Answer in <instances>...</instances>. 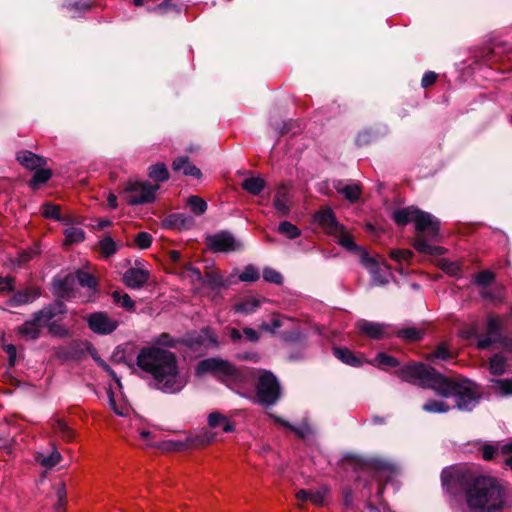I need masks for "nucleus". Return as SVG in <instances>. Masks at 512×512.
<instances>
[{
    "label": "nucleus",
    "mask_w": 512,
    "mask_h": 512,
    "mask_svg": "<svg viewBox=\"0 0 512 512\" xmlns=\"http://www.w3.org/2000/svg\"><path fill=\"white\" fill-rule=\"evenodd\" d=\"M441 477L444 488L452 492L460 480V472L455 468H447L443 470Z\"/></svg>",
    "instance_id": "nucleus-27"
},
{
    "label": "nucleus",
    "mask_w": 512,
    "mask_h": 512,
    "mask_svg": "<svg viewBox=\"0 0 512 512\" xmlns=\"http://www.w3.org/2000/svg\"><path fill=\"white\" fill-rule=\"evenodd\" d=\"M328 495L329 489L327 487H322L316 491H311L309 501L317 506H323Z\"/></svg>",
    "instance_id": "nucleus-40"
},
{
    "label": "nucleus",
    "mask_w": 512,
    "mask_h": 512,
    "mask_svg": "<svg viewBox=\"0 0 512 512\" xmlns=\"http://www.w3.org/2000/svg\"><path fill=\"white\" fill-rule=\"evenodd\" d=\"M169 223L177 229H183L190 227L193 220L184 214L178 213L170 216Z\"/></svg>",
    "instance_id": "nucleus-36"
},
{
    "label": "nucleus",
    "mask_w": 512,
    "mask_h": 512,
    "mask_svg": "<svg viewBox=\"0 0 512 512\" xmlns=\"http://www.w3.org/2000/svg\"><path fill=\"white\" fill-rule=\"evenodd\" d=\"M243 189L253 195H258L265 187L264 179L260 177L247 178L242 183Z\"/></svg>",
    "instance_id": "nucleus-28"
},
{
    "label": "nucleus",
    "mask_w": 512,
    "mask_h": 512,
    "mask_svg": "<svg viewBox=\"0 0 512 512\" xmlns=\"http://www.w3.org/2000/svg\"><path fill=\"white\" fill-rule=\"evenodd\" d=\"M100 252L105 256H111L117 251L116 243L112 238L106 237L99 242Z\"/></svg>",
    "instance_id": "nucleus-43"
},
{
    "label": "nucleus",
    "mask_w": 512,
    "mask_h": 512,
    "mask_svg": "<svg viewBox=\"0 0 512 512\" xmlns=\"http://www.w3.org/2000/svg\"><path fill=\"white\" fill-rule=\"evenodd\" d=\"M282 326V320L278 315H274L270 323H262L259 328L262 331L275 333Z\"/></svg>",
    "instance_id": "nucleus-48"
},
{
    "label": "nucleus",
    "mask_w": 512,
    "mask_h": 512,
    "mask_svg": "<svg viewBox=\"0 0 512 512\" xmlns=\"http://www.w3.org/2000/svg\"><path fill=\"white\" fill-rule=\"evenodd\" d=\"M257 396L259 402L267 406L275 404L279 399L280 386L272 373L265 371L259 376Z\"/></svg>",
    "instance_id": "nucleus-8"
},
{
    "label": "nucleus",
    "mask_w": 512,
    "mask_h": 512,
    "mask_svg": "<svg viewBox=\"0 0 512 512\" xmlns=\"http://www.w3.org/2000/svg\"><path fill=\"white\" fill-rule=\"evenodd\" d=\"M361 262L371 272L372 281L375 285H384L388 282L387 277H382L378 274L379 266L373 258L369 257L367 254H363Z\"/></svg>",
    "instance_id": "nucleus-25"
},
{
    "label": "nucleus",
    "mask_w": 512,
    "mask_h": 512,
    "mask_svg": "<svg viewBox=\"0 0 512 512\" xmlns=\"http://www.w3.org/2000/svg\"><path fill=\"white\" fill-rule=\"evenodd\" d=\"M37 462H39L45 468H52L61 460V454L58 451H52L49 455L44 453H38L36 456Z\"/></svg>",
    "instance_id": "nucleus-30"
},
{
    "label": "nucleus",
    "mask_w": 512,
    "mask_h": 512,
    "mask_svg": "<svg viewBox=\"0 0 512 512\" xmlns=\"http://www.w3.org/2000/svg\"><path fill=\"white\" fill-rule=\"evenodd\" d=\"M334 188L338 193L342 194L350 202L357 201L361 195V186L356 182L348 183L339 180L335 182Z\"/></svg>",
    "instance_id": "nucleus-17"
},
{
    "label": "nucleus",
    "mask_w": 512,
    "mask_h": 512,
    "mask_svg": "<svg viewBox=\"0 0 512 512\" xmlns=\"http://www.w3.org/2000/svg\"><path fill=\"white\" fill-rule=\"evenodd\" d=\"M108 398H109V404H110V407L111 409L119 416H125L128 414V411H129V407L124 404V403H121V404H117L116 401H115V398H114V394L113 392L111 391V389L108 390Z\"/></svg>",
    "instance_id": "nucleus-44"
},
{
    "label": "nucleus",
    "mask_w": 512,
    "mask_h": 512,
    "mask_svg": "<svg viewBox=\"0 0 512 512\" xmlns=\"http://www.w3.org/2000/svg\"><path fill=\"white\" fill-rule=\"evenodd\" d=\"M278 231L288 239H295L301 235L300 229L288 221L281 222L278 226Z\"/></svg>",
    "instance_id": "nucleus-33"
},
{
    "label": "nucleus",
    "mask_w": 512,
    "mask_h": 512,
    "mask_svg": "<svg viewBox=\"0 0 512 512\" xmlns=\"http://www.w3.org/2000/svg\"><path fill=\"white\" fill-rule=\"evenodd\" d=\"M450 357H451V355H450L449 351L443 345L439 346L433 353H431L429 355L430 360H434V359L446 360Z\"/></svg>",
    "instance_id": "nucleus-55"
},
{
    "label": "nucleus",
    "mask_w": 512,
    "mask_h": 512,
    "mask_svg": "<svg viewBox=\"0 0 512 512\" xmlns=\"http://www.w3.org/2000/svg\"><path fill=\"white\" fill-rule=\"evenodd\" d=\"M398 376L406 382L432 389L442 397H455L456 406L460 410L470 411L477 404L478 391L474 384L468 380L447 378L425 364L412 363L403 366L398 371Z\"/></svg>",
    "instance_id": "nucleus-2"
},
{
    "label": "nucleus",
    "mask_w": 512,
    "mask_h": 512,
    "mask_svg": "<svg viewBox=\"0 0 512 512\" xmlns=\"http://www.w3.org/2000/svg\"><path fill=\"white\" fill-rule=\"evenodd\" d=\"M14 280L11 277H0V291H9L13 289Z\"/></svg>",
    "instance_id": "nucleus-64"
},
{
    "label": "nucleus",
    "mask_w": 512,
    "mask_h": 512,
    "mask_svg": "<svg viewBox=\"0 0 512 512\" xmlns=\"http://www.w3.org/2000/svg\"><path fill=\"white\" fill-rule=\"evenodd\" d=\"M39 290L34 287L26 288L15 293L7 302L9 306L16 307L33 302L39 296Z\"/></svg>",
    "instance_id": "nucleus-18"
},
{
    "label": "nucleus",
    "mask_w": 512,
    "mask_h": 512,
    "mask_svg": "<svg viewBox=\"0 0 512 512\" xmlns=\"http://www.w3.org/2000/svg\"><path fill=\"white\" fill-rule=\"evenodd\" d=\"M94 360L97 362V364L102 367L105 371H107L109 373V375L111 377H113V379L115 380V382L121 386L120 384V380L117 378L116 374L114 373V371L99 357L97 356V354H92Z\"/></svg>",
    "instance_id": "nucleus-58"
},
{
    "label": "nucleus",
    "mask_w": 512,
    "mask_h": 512,
    "mask_svg": "<svg viewBox=\"0 0 512 512\" xmlns=\"http://www.w3.org/2000/svg\"><path fill=\"white\" fill-rule=\"evenodd\" d=\"M149 177L156 182H164L169 178V172L165 164L157 163L149 168Z\"/></svg>",
    "instance_id": "nucleus-29"
},
{
    "label": "nucleus",
    "mask_w": 512,
    "mask_h": 512,
    "mask_svg": "<svg viewBox=\"0 0 512 512\" xmlns=\"http://www.w3.org/2000/svg\"><path fill=\"white\" fill-rule=\"evenodd\" d=\"M440 267L445 271L447 274L451 276H457L460 272V266L457 263L450 262L446 259L440 260L439 263Z\"/></svg>",
    "instance_id": "nucleus-50"
},
{
    "label": "nucleus",
    "mask_w": 512,
    "mask_h": 512,
    "mask_svg": "<svg viewBox=\"0 0 512 512\" xmlns=\"http://www.w3.org/2000/svg\"><path fill=\"white\" fill-rule=\"evenodd\" d=\"M263 278L265 281L275 284H281L283 281L282 275L272 268H265L263 270Z\"/></svg>",
    "instance_id": "nucleus-49"
},
{
    "label": "nucleus",
    "mask_w": 512,
    "mask_h": 512,
    "mask_svg": "<svg viewBox=\"0 0 512 512\" xmlns=\"http://www.w3.org/2000/svg\"><path fill=\"white\" fill-rule=\"evenodd\" d=\"M333 353L343 363L358 367L364 363L362 355H356L347 348H334Z\"/></svg>",
    "instance_id": "nucleus-21"
},
{
    "label": "nucleus",
    "mask_w": 512,
    "mask_h": 512,
    "mask_svg": "<svg viewBox=\"0 0 512 512\" xmlns=\"http://www.w3.org/2000/svg\"><path fill=\"white\" fill-rule=\"evenodd\" d=\"M75 278L79 285L86 289V295L83 301L92 300L97 294V281L95 277L86 270L79 269L75 274Z\"/></svg>",
    "instance_id": "nucleus-15"
},
{
    "label": "nucleus",
    "mask_w": 512,
    "mask_h": 512,
    "mask_svg": "<svg viewBox=\"0 0 512 512\" xmlns=\"http://www.w3.org/2000/svg\"><path fill=\"white\" fill-rule=\"evenodd\" d=\"M466 504L470 512H500L502 488L492 477H478L466 490Z\"/></svg>",
    "instance_id": "nucleus-4"
},
{
    "label": "nucleus",
    "mask_w": 512,
    "mask_h": 512,
    "mask_svg": "<svg viewBox=\"0 0 512 512\" xmlns=\"http://www.w3.org/2000/svg\"><path fill=\"white\" fill-rule=\"evenodd\" d=\"M88 327L97 334L106 335L115 331L118 321L105 312H94L86 317Z\"/></svg>",
    "instance_id": "nucleus-9"
},
{
    "label": "nucleus",
    "mask_w": 512,
    "mask_h": 512,
    "mask_svg": "<svg viewBox=\"0 0 512 512\" xmlns=\"http://www.w3.org/2000/svg\"><path fill=\"white\" fill-rule=\"evenodd\" d=\"M506 369V359L501 355H494L490 359L489 370L491 374L501 375Z\"/></svg>",
    "instance_id": "nucleus-35"
},
{
    "label": "nucleus",
    "mask_w": 512,
    "mask_h": 512,
    "mask_svg": "<svg viewBox=\"0 0 512 512\" xmlns=\"http://www.w3.org/2000/svg\"><path fill=\"white\" fill-rule=\"evenodd\" d=\"M207 245L216 252H232L242 248L241 242L226 231L207 237Z\"/></svg>",
    "instance_id": "nucleus-10"
},
{
    "label": "nucleus",
    "mask_w": 512,
    "mask_h": 512,
    "mask_svg": "<svg viewBox=\"0 0 512 512\" xmlns=\"http://www.w3.org/2000/svg\"><path fill=\"white\" fill-rule=\"evenodd\" d=\"M90 8V3L87 0H80L69 4L68 10L72 17L79 16L82 12L87 11Z\"/></svg>",
    "instance_id": "nucleus-46"
},
{
    "label": "nucleus",
    "mask_w": 512,
    "mask_h": 512,
    "mask_svg": "<svg viewBox=\"0 0 512 512\" xmlns=\"http://www.w3.org/2000/svg\"><path fill=\"white\" fill-rule=\"evenodd\" d=\"M41 328H43V325L38 321V313H36L32 320L26 321L18 328V332L22 337L33 340L39 336Z\"/></svg>",
    "instance_id": "nucleus-20"
},
{
    "label": "nucleus",
    "mask_w": 512,
    "mask_h": 512,
    "mask_svg": "<svg viewBox=\"0 0 512 512\" xmlns=\"http://www.w3.org/2000/svg\"><path fill=\"white\" fill-rule=\"evenodd\" d=\"M274 208L282 215H286L290 209V199L288 191L285 187L277 189L275 198L273 201Z\"/></svg>",
    "instance_id": "nucleus-24"
},
{
    "label": "nucleus",
    "mask_w": 512,
    "mask_h": 512,
    "mask_svg": "<svg viewBox=\"0 0 512 512\" xmlns=\"http://www.w3.org/2000/svg\"><path fill=\"white\" fill-rule=\"evenodd\" d=\"M94 360L97 362V364L102 367L105 371H107L109 373V375L111 377H113V379L115 380V382L121 386L120 384V380L117 378L116 374L114 373V371L99 357L97 356V354H92Z\"/></svg>",
    "instance_id": "nucleus-57"
},
{
    "label": "nucleus",
    "mask_w": 512,
    "mask_h": 512,
    "mask_svg": "<svg viewBox=\"0 0 512 512\" xmlns=\"http://www.w3.org/2000/svg\"><path fill=\"white\" fill-rule=\"evenodd\" d=\"M503 321L499 316L489 315L486 322V336L478 340L477 346L480 349L488 348L497 341L501 335Z\"/></svg>",
    "instance_id": "nucleus-11"
},
{
    "label": "nucleus",
    "mask_w": 512,
    "mask_h": 512,
    "mask_svg": "<svg viewBox=\"0 0 512 512\" xmlns=\"http://www.w3.org/2000/svg\"><path fill=\"white\" fill-rule=\"evenodd\" d=\"M52 176L50 169L40 167L35 170L28 185L32 190H37L43 184H45Z\"/></svg>",
    "instance_id": "nucleus-26"
},
{
    "label": "nucleus",
    "mask_w": 512,
    "mask_h": 512,
    "mask_svg": "<svg viewBox=\"0 0 512 512\" xmlns=\"http://www.w3.org/2000/svg\"><path fill=\"white\" fill-rule=\"evenodd\" d=\"M450 406L443 400L430 399L423 405V410L427 413H446Z\"/></svg>",
    "instance_id": "nucleus-31"
},
{
    "label": "nucleus",
    "mask_w": 512,
    "mask_h": 512,
    "mask_svg": "<svg viewBox=\"0 0 512 512\" xmlns=\"http://www.w3.org/2000/svg\"><path fill=\"white\" fill-rule=\"evenodd\" d=\"M392 217L398 225L415 224L417 235L414 240V248L418 252L428 255L444 253L442 247L432 245L429 242L436 240L439 232V221L434 216L410 206L394 211Z\"/></svg>",
    "instance_id": "nucleus-3"
},
{
    "label": "nucleus",
    "mask_w": 512,
    "mask_h": 512,
    "mask_svg": "<svg viewBox=\"0 0 512 512\" xmlns=\"http://www.w3.org/2000/svg\"><path fill=\"white\" fill-rule=\"evenodd\" d=\"M37 254H38V250L36 248L22 251L18 257V263L25 264L28 261H30L32 258H34Z\"/></svg>",
    "instance_id": "nucleus-60"
},
{
    "label": "nucleus",
    "mask_w": 512,
    "mask_h": 512,
    "mask_svg": "<svg viewBox=\"0 0 512 512\" xmlns=\"http://www.w3.org/2000/svg\"><path fill=\"white\" fill-rule=\"evenodd\" d=\"M61 207L59 205L47 204L44 206L43 215L47 218L60 219Z\"/></svg>",
    "instance_id": "nucleus-53"
},
{
    "label": "nucleus",
    "mask_w": 512,
    "mask_h": 512,
    "mask_svg": "<svg viewBox=\"0 0 512 512\" xmlns=\"http://www.w3.org/2000/svg\"><path fill=\"white\" fill-rule=\"evenodd\" d=\"M207 421L211 428L222 427L224 432H232L235 429V425L228 417L219 412H211L208 415Z\"/></svg>",
    "instance_id": "nucleus-23"
},
{
    "label": "nucleus",
    "mask_w": 512,
    "mask_h": 512,
    "mask_svg": "<svg viewBox=\"0 0 512 512\" xmlns=\"http://www.w3.org/2000/svg\"><path fill=\"white\" fill-rule=\"evenodd\" d=\"M195 372L197 376L211 373L228 386H242L247 377L245 371L239 370L228 361L219 358H208L200 361Z\"/></svg>",
    "instance_id": "nucleus-5"
},
{
    "label": "nucleus",
    "mask_w": 512,
    "mask_h": 512,
    "mask_svg": "<svg viewBox=\"0 0 512 512\" xmlns=\"http://www.w3.org/2000/svg\"><path fill=\"white\" fill-rule=\"evenodd\" d=\"M187 204L195 215H202L207 210V203L196 195L188 197Z\"/></svg>",
    "instance_id": "nucleus-32"
},
{
    "label": "nucleus",
    "mask_w": 512,
    "mask_h": 512,
    "mask_svg": "<svg viewBox=\"0 0 512 512\" xmlns=\"http://www.w3.org/2000/svg\"><path fill=\"white\" fill-rule=\"evenodd\" d=\"M135 243L140 249H147L152 243V237L147 232H140L135 237Z\"/></svg>",
    "instance_id": "nucleus-51"
},
{
    "label": "nucleus",
    "mask_w": 512,
    "mask_h": 512,
    "mask_svg": "<svg viewBox=\"0 0 512 512\" xmlns=\"http://www.w3.org/2000/svg\"><path fill=\"white\" fill-rule=\"evenodd\" d=\"M84 240V232L80 227L66 228V244L79 243Z\"/></svg>",
    "instance_id": "nucleus-41"
},
{
    "label": "nucleus",
    "mask_w": 512,
    "mask_h": 512,
    "mask_svg": "<svg viewBox=\"0 0 512 512\" xmlns=\"http://www.w3.org/2000/svg\"><path fill=\"white\" fill-rule=\"evenodd\" d=\"M18 162L25 168L36 170L46 164V160L30 151H20L17 153Z\"/></svg>",
    "instance_id": "nucleus-19"
},
{
    "label": "nucleus",
    "mask_w": 512,
    "mask_h": 512,
    "mask_svg": "<svg viewBox=\"0 0 512 512\" xmlns=\"http://www.w3.org/2000/svg\"><path fill=\"white\" fill-rule=\"evenodd\" d=\"M436 79H437V75L432 71H428L422 77L421 85L424 88L428 87V86L432 85L433 83H435Z\"/></svg>",
    "instance_id": "nucleus-61"
},
{
    "label": "nucleus",
    "mask_w": 512,
    "mask_h": 512,
    "mask_svg": "<svg viewBox=\"0 0 512 512\" xmlns=\"http://www.w3.org/2000/svg\"><path fill=\"white\" fill-rule=\"evenodd\" d=\"M158 185L146 181L129 182L124 189L125 199L129 205H139L155 200Z\"/></svg>",
    "instance_id": "nucleus-6"
},
{
    "label": "nucleus",
    "mask_w": 512,
    "mask_h": 512,
    "mask_svg": "<svg viewBox=\"0 0 512 512\" xmlns=\"http://www.w3.org/2000/svg\"><path fill=\"white\" fill-rule=\"evenodd\" d=\"M372 365L379 368L396 367L398 366V360L385 353H378L376 358L371 362Z\"/></svg>",
    "instance_id": "nucleus-34"
},
{
    "label": "nucleus",
    "mask_w": 512,
    "mask_h": 512,
    "mask_svg": "<svg viewBox=\"0 0 512 512\" xmlns=\"http://www.w3.org/2000/svg\"><path fill=\"white\" fill-rule=\"evenodd\" d=\"M390 256L397 262H404L410 260L412 252L408 249H397L390 252Z\"/></svg>",
    "instance_id": "nucleus-52"
},
{
    "label": "nucleus",
    "mask_w": 512,
    "mask_h": 512,
    "mask_svg": "<svg viewBox=\"0 0 512 512\" xmlns=\"http://www.w3.org/2000/svg\"><path fill=\"white\" fill-rule=\"evenodd\" d=\"M499 451L498 447L492 445H486L483 447L482 456L485 460H491L495 454Z\"/></svg>",
    "instance_id": "nucleus-62"
},
{
    "label": "nucleus",
    "mask_w": 512,
    "mask_h": 512,
    "mask_svg": "<svg viewBox=\"0 0 512 512\" xmlns=\"http://www.w3.org/2000/svg\"><path fill=\"white\" fill-rule=\"evenodd\" d=\"M260 277L259 271L252 265L245 267L243 272L239 275V279L244 282H254Z\"/></svg>",
    "instance_id": "nucleus-45"
},
{
    "label": "nucleus",
    "mask_w": 512,
    "mask_h": 512,
    "mask_svg": "<svg viewBox=\"0 0 512 512\" xmlns=\"http://www.w3.org/2000/svg\"><path fill=\"white\" fill-rule=\"evenodd\" d=\"M397 336L406 341H417L422 337V331L415 327H407L397 331Z\"/></svg>",
    "instance_id": "nucleus-38"
},
{
    "label": "nucleus",
    "mask_w": 512,
    "mask_h": 512,
    "mask_svg": "<svg viewBox=\"0 0 512 512\" xmlns=\"http://www.w3.org/2000/svg\"><path fill=\"white\" fill-rule=\"evenodd\" d=\"M153 344L139 352L138 367L153 377L156 388L162 392L173 394L181 391L186 386L188 377L179 369L176 355L159 347H173L174 340L163 333L155 338Z\"/></svg>",
    "instance_id": "nucleus-1"
},
{
    "label": "nucleus",
    "mask_w": 512,
    "mask_h": 512,
    "mask_svg": "<svg viewBox=\"0 0 512 512\" xmlns=\"http://www.w3.org/2000/svg\"><path fill=\"white\" fill-rule=\"evenodd\" d=\"M112 298L114 302L120 305L122 308L126 310L134 309L135 303L128 294L114 291L112 293Z\"/></svg>",
    "instance_id": "nucleus-37"
},
{
    "label": "nucleus",
    "mask_w": 512,
    "mask_h": 512,
    "mask_svg": "<svg viewBox=\"0 0 512 512\" xmlns=\"http://www.w3.org/2000/svg\"><path fill=\"white\" fill-rule=\"evenodd\" d=\"M38 321L42 323L43 327H47L52 335L61 336L64 332V308L62 303L57 300L53 305L38 312Z\"/></svg>",
    "instance_id": "nucleus-7"
},
{
    "label": "nucleus",
    "mask_w": 512,
    "mask_h": 512,
    "mask_svg": "<svg viewBox=\"0 0 512 512\" xmlns=\"http://www.w3.org/2000/svg\"><path fill=\"white\" fill-rule=\"evenodd\" d=\"M314 222L317 223L327 234H339L342 231L340 225L330 208L321 209L314 215Z\"/></svg>",
    "instance_id": "nucleus-12"
},
{
    "label": "nucleus",
    "mask_w": 512,
    "mask_h": 512,
    "mask_svg": "<svg viewBox=\"0 0 512 512\" xmlns=\"http://www.w3.org/2000/svg\"><path fill=\"white\" fill-rule=\"evenodd\" d=\"M494 280V274L490 271H482L478 273L475 277V281L477 284L482 286H487Z\"/></svg>",
    "instance_id": "nucleus-54"
},
{
    "label": "nucleus",
    "mask_w": 512,
    "mask_h": 512,
    "mask_svg": "<svg viewBox=\"0 0 512 512\" xmlns=\"http://www.w3.org/2000/svg\"><path fill=\"white\" fill-rule=\"evenodd\" d=\"M149 278V272L142 268H130L123 276L125 284L130 288L142 287Z\"/></svg>",
    "instance_id": "nucleus-16"
},
{
    "label": "nucleus",
    "mask_w": 512,
    "mask_h": 512,
    "mask_svg": "<svg viewBox=\"0 0 512 512\" xmlns=\"http://www.w3.org/2000/svg\"><path fill=\"white\" fill-rule=\"evenodd\" d=\"M260 306L259 300L255 298H249L235 306L237 312L250 314L256 311V309Z\"/></svg>",
    "instance_id": "nucleus-39"
},
{
    "label": "nucleus",
    "mask_w": 512,
    "mask_h": 512,
    "mask_svg": "<svg viewBox=\"0 0 512 512\" xmlns=\"http://www.w3.org/2000/svg\"><path fill=\"white\" fill-rule=\"evenodd\" d=\"M500 452L504 455H510L509 458L505 460V463L512 469V444L502 445Z\"/></svg>",
    "instance_id": "nucleus-63"
},
{
    "label": "nucleus",
    "mask_w": 512,
    "mask_h": 512,
    "mask_svg": "<svg viewBox=\"0 0 512 512\" xmlns=\"http://www.w3.org/2000/svg\"><path fill=\"white\" fill-rule=\"evenodd\" d=\"M207 282L212 287H220L223 285V278L218 272L212 271L207 274Z\"/></svg>",
    "instance_id": "nucleus-56"
},
{
    "label": "nucleus",
    "mask_w": 512,
    "mask_h": 512,
    "mask_svg": "<svg viewBox=\"0 0 512 512\" xmlns=\"http://www.w3.org/2000/svg\"><path fill=\"white\" fill-rule=\"evenodd\" d=\"M494 387L503 395L512 394V379H500L493 381Z\"/></svg>",
    "instance_id": "nucleus-47"
},
{
    "label": "nucleus",
    "mask_w": 512,
    "mask_h": 512,
    "mask_svg": "<svg viewBox=\"0 0 512 512\" xmlns=\"http://www.w3.org/2000/svg\"><path fill=\"white\" fill-rule=\"evenodd\" d=\"M94 360L97 362V364L102 367L105 371H107L109 373V375L111 377H113V379L115 380V382L121 386L120 384V380L117 378L116 374L114 373V371L99 357L97 356V354H92Z\"/></svg>",
    "instance_id": "nucleus-59"
},
{
    "label": "nucleus",
    "mask_w": 512,
    "mask_h": 512,
    "mask_svg": "<svg viewBox=\"0 0 512 512\" xmlns=\"http://www.w3.org/2000/svg\"><path fill=\"white\" fill-rule=\"evenodd\" d=\"M214 441V435L208 431H200L198 433L189 434L185 441L175 442L173 446L176 450H182L190 447H201L208 445Z\"/></svg>",
    "instance_id": "nucleus-14"
},
{
    "label": "nucleus",
    "mask_w": 512,
    "mask_h": 512,
    "mask_svg": "<svg viewBox=\"0 0 512 512\" xmlns=\"http://www.w3.org/2000/svg\"><path fill=\"white\" fill-rule=\"evenodd\" d=\"M335 238L338 239V242L341 246L345 247L348 250H355L357 248L356 244L354 243L352 237L348 234V232L344 229L342 226V231L339 234L333 235Z\"/></svg>",
    "instance_id": "nucleus-42"
},
{
    "label": "nucleus",
    "mask_w": 512,
    "mask_h": 512,
    "mask_svg": "<svg viewBox=\"0 0 512 512\" xmlns=\"http://www.w3.org/2000/svg\"><path fill=\"white\" fill-rule=\"evenodd\" d=\"M172 167L175 171H182L183 174L199 178L201 171L196 166L190 163L189 158L181 156L173 161Z\"/></svg>",
    "instance_id": "nucleus-22"
},
{
    "label": "nucleus",
    "mask_w": 512,
    "mask_h": 512,
    "mask_svg": "<svg viewBox=\"0 0 512 512\" xmlns=\"http://www.w3.org/2000/svg\"><path fill=\"white\" fill-rule=\"evenodd\" d=\"M356 328L360 333L372 339H381L393 334L388 325L370 322L367 320H359L356 323Z\"/></svg>",
    "instance_id": "nucleus-13"
}]
</instances>
